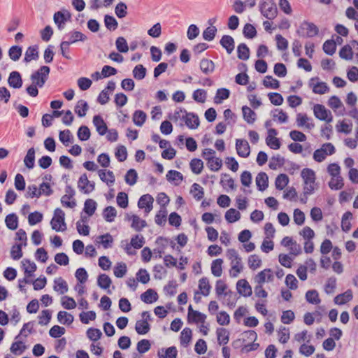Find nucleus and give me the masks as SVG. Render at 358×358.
Returning a JSON list of instances; mask_svg holds the SVG:
<instances>
[{
  "mask_svg": "<svg viewBox=\"0 0 358 358\" xmlns=\"http://www.w3.org/2000/svg\"><path fill=\"white\" fill-rule=\"evenodd\" d=\"M238 292L244 296H250L252 294V287L245 279L239 280L236 283Z\"/></svg>",
  "mask_w": 358,
  "mask_h": 358,
  "instance_id": "obj_20",
  "label": "nucleus"
},
{
  "mask_svg": "<svg viewBox=\"0 0 358 358\" xmlns=\"http://www.w3.org/2000/svg\"><path fill=\"white\" fill-rule=\"evenodd\" d=\"M297 127H305L308 130H311L315 127L313 120L308 117L306 114L298 113L296 119Z\"/></svg>",
  "mask_w": 358,
  "mask_h": 358,
  "instance_id": "obj_15",
  "label": "nucleus"
},
{
  "mask_svg": "<svg viewBox=\"0 0 358 358\" xmlns=\"http://www.w3.org/2000/svg\"><path fill=\"white\" fill-rule=\"evenodd\" d=\"M53 289L60 294L68 292L69 287L66 282L62 278H57L54 280Z\"/></svg>",
  "mask_w": 358,
  "mask_h": 358,
  "instance_id": "obj_30",
  "label": "nucleus"
},
{
  "mask_svg": "<svg viewBox=\"0 0 358 358\" xmlns=\"http://www.w3.org/2000/svg\"><path fill=\"white\" fill-rule=\"evenodd\" d=\"M22 264L24 271L25 276L22 279L18 280V287L21 291L25 292L24 286L22 284L31 282V280H29V278L34 275V273L36 270L37 267L34 262H31L29 259H23L22 261Z\"/></svg>",
  "mask_w": 358,
  "mask_h": 358,
  "instance_id": "obj_2",
  "label": "nucleus"
},
{
  "mask_svg": "<svg viewBox=\"0 0 358 358\" xmlns=\"http://www.w3.org/2000/svg\"><path fill=\"white\" fill-rule=\"evenodd\" d=\"M184 121L185 124L192 129L197 128L199 125L198 116L192 113H188Z\"/></svg>",
  "mask_w": 358,
  "mask_h": 358,
  "instance_id": "obj_34",
  "label": "nucleus"
},
{
  "mask_svg": "<svg viewBox=\"0 0 358 358\" xmlns=\"http://www.w3.org/2000/svg\"><path fill=\"white\" fill-rule=\"evenodd\" d=\"M6 227L10 230H15L18 227V217L15 213L8 214L5 218Z\"/></svg>",
  "mask_w": 358,
  "mask_h": 358,
  "instance_id": "obj_40",
  "label": "nucleus"
},
{
  "mask_svg": "<svg viewBox=\"0 0 358 358\" xmlns=\"http://www.w3.org/2000/svg\"><path fill=\"white\" fill-rule=\"evenodd\" d=\"M126 217L128 221L131 222V227L136 231H141L147 226L145 220H141L138 215L127 214Z\"/></svg>",
  "mask_w": 358,
  "mask_h": 358,
  "instance_id": "obj_16",
  "label": "nucleus"
},
{
  "mask_svg": "<svg viewBox=\"0 0 358 358\" xmlns=\"http://www.w3.org/2000/svg\"><path fill=\"white\" fill-rule=\"evenodd\" d=\"M112 283L110 278L105 274H100L97 278V285L103 289H108Z\"/></svg>",
  "mask_w": 358,
  "mask_h": 358,
  "instance_id": "obj_41",
  "label": "nucleus"
},
{
  "mask_svg": "<svg viewBox=\"0 0 358 358\" xmlns=\"http://www.w3.org/2000/svg\"><path fill=\"white\" fill-rule=\"evenodd\" d=\"M89 109V106L85 100H79L75 106V113L78 117H83L86 115L87 111Z\"/></svg>",
  "mask_w": 358,
  "mask_h": 358,
  "instance_id": "obj_35",
  "label": "nucleus"
},
{
  "mask_svg": "<svg viewBox=\"0 0 358 358\" xmlns=\"http://www.w3.org/2000/svg\"><path fill=\"white\" fill-rule=\"evenodd\" d=\"M64 38H66V40L64 41L69 45L78 41H85L87 39V36L78 31H72L66 34Z\"/></svg>",
  "mask_w": 358,
  "mask_h": 358,
  "instance_id": "obj_17",
  "label": "nucleus"
},
{
  "mask_svg": "<svg viewBox=\"0 0 358 358\" xmlns=\"http://www.w3.org/2000/svg\"><path fill=\"white\" fill-rule=\"evenodd\" d=\"M238 57L242 60H247L250 57V50L246 44L241 43L237 48Z\"/></svg>",
  "mask_w": 358,
  "mask_h": 358,
  "instance_id": "obj_53",
  "label": "nucleus"
},
{
  "mask_svg": "<svg viewBox=\"0 0 358 358\" xmlns=\"http://www.w3.org/2000/svg\"><path fill=\"white\" fill-rule=\"evenodd\" d=\"M50 225L52 229L56 231H64L66 229L65 213L62 209L58 208L55 210Z\"/></svg>",
  "mask_w": 358,
  "mask_h": 358,
  "instance_id": "obj_5",
  "label": "nucleus"
},
{
  "mask_svg": "<svg viewBox=\"0 0 358 358\" xmlns=\"http://www.w3.org/2000/svg\"><path fill=\"white\" fill-rule=\"evenodd\" d=\"M256 185L259 191L265 190L268 185V178L266 173L261 172L256 176Z\"/></svg>",
  "mask_w": 358,
  "mask_h": 358,
  "instance_id": "obj_27",
  "label": "nucleus"
},
{
  "mask_svg": "<svg viewBox=\"0 0 358 358\" xmlns=\"http://www.w3.org/2000/svg\"><path fill=\"white\" fill-rule=\"evenodd\" d=\"M309 85L315 94H324L329 92V88L324 82H320L319 78H312L309 81Z\"/></svg>",
  "mask_w": 358,
  "mask_h": 358,
  "instance_id": "obj_11",
  "label": "nucleus"
},
{
  "mask_svg": "<svg viewBox=\"0 0 358 358\" xmlns=\"http://www.w3.org/2000/svg\"><path fill=\"white\" fill-rule=\"evenodd\" d=\"M353 298L352 292L351 289H348L344 293L338 294L334 299L336 304L341 306L350 301Z\"/></svg>",
  "mask_w": 358,
  "mask_h": 358,
  "instance_id": "obj_23",
  "label": "nucleus"
},
{
  "mask_svg": "<svg viewBox=\"0 0 358 358\" xmlns=\"http://www.w3.org/2000/svg\"><path fill=\"white\" fill-rule=\"evenodd\" d=\"M273 275L270 268H266L259 273L255 277V281L258 285H262L266 281H273Z\"/></svg>",
  "mask_w": 358,
  "mask_h": 358,
  "instance_id": "obj_19",
  "label": "nucleus"
},
{
  "mask_svg": "<svg viewBox=\"0 0 358 358\" xmlns=\"http://www.w3.org/2000/svg\"><path fill=\"white\" fill-rule=\"evenodd\" d=\"M339 56L345 60H351L353 57V52L350 45H344L339 51Z\"/></svg>",
  "mask_w": 358,
  "mask_h": 358,
  "instance_id": "obj_58",
  "label": "nucleus"
},
{
  "mask_svg": "<svg viewBox=\"0 0 358 358\" xmlns=\"http://www.w3.org/2000/svg\"><path fill=\"white\" fill-rule=\"evenodd\" d=\"M59 141L65 145L68 146L73 140V136L70 130L66 129L59 132Z\"/></svg>",
  "mask_w": 358,
  "mask_h": 358,
  "instance_id": "obj_64",
  "label": "nucleus"
},
{
  "mask_svg": "<svg viewBox=\"0 0 358 358\" xmlns=\"http://www.w3.org/2000/svg\"><path fill=\"white\" fill-rule=\"evenodd\" d=\"M187 113H188L185 109L179 108H177L172 115H169V118L171 120L176 122L180 120H185Z\"/></svg>",
  "mask_w": 358,
  "mask_h": 358,
  "instance_id": "obj_62",
  "label": "nucleus"
},
{
  "mask_svg": "<svg viewBox=\"0 0 358 358\" xmlns=\"http://www.w3.org/2000/svg\"><path fill=\"white\" fill-rule=\"evenodd\" d=\"M8 83L10 87L14 89H20L22 87L23 82L22 76L18 71H12L10 73Z\"/></svg>",
  "mask_w": 358,
  "mask_h": 358,
  "instance_id": "obj_18",
  "label": "nucleus"
},
{
  "mask_svg": "<svg viewBox=\"0 0 358 358\" xmlns=\"http://www.w3.org/2000/svg\"><path fill=\"white\" fill-rule=\"evenodd\" d=\"M322 48L326 54L332 55L336 50V42L334 40H327L324 43Z\"/></svg>",
  "mask_w": 358,
  "mask_h": 358,
  "instance_id": "obj_60",
  "label": "nucleus"
},
{
  "mask_svg": "<svg viewBox=\"0 0 358 358\" xmlns=\"http://www.w3.org/2000/svg\"><path fill=\"white\" fill-rule=\"evenodd\" d=\"M71 13L67 10H62L54 14L53 20L58 29L62 30L64 28L66 22L71 19Z\"/></svg>",
  "mask_w": 358,
  "mask_h": 358,
  "instance_id": "obj_9",
  "label": "nucleus"
},
{
  "mask_svg": "<svg viewBox=\"0 0 358 358\" xmlns=\"http://www.w3.org/2000/svg\"><path fill=\"white\" fill-rule=\"evenodd\" d=\"M222 259H216L211 263V273L215 277H220L222 274Z\"/></svg>",
  "mask_w": 358,
  "mask_h": 358,
  "instance_id": "obj_38",
  "label": "nucleus"
},
{
  "mask_svg": "<svg viewBox=\"0 0 358 358\" xmlns=\"http://www.w3.org/2000/svg\"><path fill=\"white\" fill-rule=\"evenodd\" d=\"M50 71V67L42 66L37 71L31 73L30 79L33 83L38 85V87H43L48 78Z\"/></svg>",
  "mask_w": 358,
  "mask_h": 358,
  "instance_id": "obj_3",
  "label": "nucleus"
},
{
  "mask_svg": "<svg viewBox=\"0 0 358 358\" xmlns=\"http://www.w3.org/2000/svg\"><path fill=\"white\" fill-rule=\"evenodd\" d=\"M193 99L198 103H204L207 98V92L203 89H198L192 94Z\"/></svg>",
  "mask_w": 358,
  "mask_h": 358,
  "instance_id": "obj_59",
  "label": "nucleus"
},
{
  "mask_svg": "<svg viewBox=\"0 0 358 358\" xmlns=\"http://www.w3.org/2000/svg\"><path fill=\"white\" fill-rule=\"evenodd\" d=\"M352 219V214L350 212L348 211L343 214L341 220V228L342 230L344 231L345 232H348L350 231L351 228L350 220Z\"/></svg>",
  "mask_w": 358,
  "mask_h": 358,
  "instance_id": "obj_48",
  "label": "nucleus"
},
{
  "mask_svg": "<svg viewBox=\"0 0 358 358\" xmlns=\"http://www.w3.org/2000/svg\"><path fill=\"white\" fill-rule=\"evenodd\" d=\"M301 176L303 180V183H315V173L310 169H303L301 171Z\"/></svg>",
  "mask_w": 358,
  "mask_h": 358,
  "instance_id": "obj_36",
  "label": "nucleus"
},
{
  "mask_svg": "<svg viewBox=\"0 0 358 358\" xmlns=\"http://www.w3.org/2000/svg\"><path fill=\"white\" fill-rule=\"evenodd\" d=\"M319 29L313 22L303 21L296 30V34L303 38H312L317 35Z\"/></svg>",
  "mask_w": 358,
  "mask_h": 358,
  "instance_id": "obj_4",
  "label": "nucleus"
},
{
  "mask_svg": "<svg viewBox=\"0 0 358 358\" xmlns=\"http://www.w3.org/2000/svg\"><path fill=\"white\" fill-rule=\"evenodd\" d=\"M227 286L225 282L222 280H218L215 285V292L216 294L220 296L224 295V296H232L233 292L231 291H227Z\"/></svg>",
  "mask_w": 358,
  "mask_h": 358,
  "instance_id": "obj_26",
  "label": "nucleus"
},
{
  "mask_svg": "<svg viewBox=\"0 0 358 358\" xmlns=\"http://www.w3.org/2000/svg\"><path fill=\"white\" fill-rule=\"evenodd\" d=\"M96 209V203L91 199H88L85 201L83 210L89 215L92 216Z\"/></svg>",
  "mask_w": 358,
  "mask_h": 358,
  "instance_id": "obj_56",
  "label": "nucleus"
},
{
  "mask_svg": "<svg viewBox=\"0 0 358 358\" xmlns=\"http://www.w3.org/2000/svg\"><path fill=\"white\" fill-rule=\"evenodd\" d=\"M201 71L205 75H209L214 71L215 64L212 60L208 59H202L199 64Z\"/></svg>",
  "mask_w": 358,
  "mask_h": 358,
  "instance_id": "obj_29",
  "label": "nucleus"
},
{
  "mask_svg": "<svg viewBox=\"0 0 358 358\" xmlns=\"http://www.w3.org/2000/svg\"><path fill=\"white\" fill-rule=\"evenodd\" d=\"M24 163L26 167L29 169L34 168L35 163V150L34 148H31L28 150L24 159Z\"/></svg>",
  "mask_w": 358,
  "mask_h": 358,
  "instance_id": "obj_39",
  "label": "nucleus"
},
{
  "mask_svg": "<svg viewBox=\"0 0 358 358\" xmlns=\"http://www.w3.org/2000/svg\"><path fill=\"white\" fill-rule=\"evenodd\" d=\"M39 57L38 45L27 48L24 53V62L29 63L32 60H37Z\"/></svg>",
  "mask_w": 358,
  "mask_h": 358,
  "instance_id": "obj_21",
  "label": "nucleus"
},
{
  "mask_svg": "<svg viewBox=\"0 0 358 358\" xmlns=\"http://www.w3.org/2000/svg\"><path fill=\"white\" fill-rule=\"evenodd\" d=\"M226 255L230 260L231 269L229 271V275L232 278H236L239 273L243 271V266L242 263V259L238 254L235 249H228Z\"/></svg>",
  "mask_w": 358,
  "mask_h": 358,
  "instance_id": "obj_1",
  "label": "nucleus"
},
{
  "mask_svg": "<svg viewBox=\"0 0 358 358\" xmlns=\"http://www.w3.org/2000/svg\"><path fill=\"white\" fill-rule=\"evenodd\" d=\"M344 182L343 178L341 176L331 177L329 182V187L334 190H338L343 187Z\"/></svg>",
  "mask_w": 358,
  "mask_h": 358,
  "instance_id": "obj_47",
  "label": "nucleus"
},
{
  "mask_svg": "<svg viewBox=\"0 0 358 358\" xmlns=\"http://www.w3.org/2000/svg\"><path fill=\"white\" fill-rule=\"evenodd\" d=\"M314 115L320 120L331 122L333 116L330 110H327L323 105L315 104L313 107Z\"/></svg>",
  "mask_w": 358,
  "mask_h": 358,
  "instance_id": "obj_7",
  "label": "nucleus"
},
{
  "mask_svg": "<svg viewBox=\"0 0 358 358\" xmlns=\"http://www.w3.org/2000/svg\"><path fill=\"white\" fill-rule=\"evenodd\" d=\"M225 219L228 222L234 223L241 219V213L234 208H230L225 213Z\"/></svg>",
  "mask_w": 358,
  "mask_h": 358,
  "instance_id": "obj_51",
  "label": "nucleus"
},
{
  "mask_svg": "<svg viewBox=\"0 0 358 358\" xmlns=\"http://www.w3.org/2000/svg\"><path fill=\"white\" fill-rule=\"evenodd\" d=\"M141 299L145 303H152L157 301L158 294L152 289H148L141 295Z\"/></svg>",
  "mask_w": 358,
  "mask_h": 358,
  "instance_id": "obj_28",
  "label": "nucleus"
},
{
  "mask_svg": "<svg viewBox=\"0 0 358 358\" xmlns=\"http://www.w3.org/2000/svg\"><path fill=\"white\" fill-rule=\"evenodd\" d=\"M243 117L244 120L248 124H253L257 117L256 113L248 106H244L242 107Z\"/></svg>",
  "mask_w": 358,
  "mask_h": 358,
  "instance_id": "obj_33",
  "label": "nucleus"
},
{
  "mask_svg": "<svg viewBox=\"0 0 358 358\" xmlns=\"http://www.w3.org/2000/svg\"><path fill=\"white\" fill-rule=\"evenodd\" d=\"M22 49L21 47H20L18 45H13L10 48V49L8 50V55L13 61L15 62V61H17L20 58V57L22 55Z\"/></svg>",
  "mask_w": 358,
  "mask_h": 358,
  "instance_id": "obj_61",
  "label": "nucleus"
},
{
  "mask_svg": "<svg viewBox=\"0 0 358 358\" xmlns=\"http://www.w3.org/2000/svg\"><path fill=\"white\" fill-rule=\"evenodd\" d=\"M306 299L308 303L315 305H317L321 302L318 292L315 289L308 290L306 293Z\"/></svg>",
  "mask_w": 358,
  "mask_h": 358,
  "instance_id": "obj_52",
  "label": "nucleus"
},
{
  "mask_svg": "<svg viewBox=\"0 0 358 358\" xmlns=\"http://www.w3.org/2000/svg\"><path fill=\"white\" fill-rule=\"evenodd\" d=\"M192 171L195 174H199L203 170V163L200 159L194 158L189 163Z\"/></svg>",
  "mask_w": 358,
  "mask_h": 358,
  "instance_id": "obj_54",
  "label": "nucleus"
},
{
  "mask_svg": "<svg viewBox=\"0 0 358 358\" xmlns=\"http://www.w3.org/2000/svg\"><path fill=\"white\" fill-rule=\"evenodd\" d=\"M147 118V115L141 110H137L133 114V122L138 127H142Z\"/></svg>",
  "mask_w": 358,
  "mask_h": 358,
  "instance_id": "obj_37",
  "label": "nucleus"
},
{
  "mask_svg": "<svg viewBox=\"0 0 358 358\" xmlns=\"http://www.w3.org/2000/svg\"><path fill=\"white\" fill-rule=\"evenodd\" d=\"M335 152L336 149L334 145L331 143H326L313 152V157L317 162H322L326 159L327 156L332 155Z\"/></svg>",
  "mask_w": 358,
  "mask_h": 358,
  "instance_id": "obj_6",
  "label": "nucleus"
},
{
  "mask_svg": "<svg viewBox=\"0 0 358 358\" xmlns=\"http://www.w3.org/2000/svg\"><path fill=\"white\" fill-rule=\"evenodd\" d=\"M103 216L106 222H112L117 216V210L113 206H108L103 210Z\"/></svg>",
  "mask_w": 358,
  "mask_h": 358,
  "instance_id": "obj_49",
  "label": "nucleus"
},
{
  "mask_svg": "<svg viewBox=\"0 0 358 358\" xmlns=\"http://www.w3.org/2000/svg\"><path fill=\"white\" fill-rule=\"evenodd\" d=\"M132 73L135 79L143 80L146 76V69L142 64H138L133 69Z\"/></svg>",
  "mask_w": 358,
  "mask_h": 358,
  "instance_id": "obj_55",
  "label": "nucleus"
},
{
  "mask_svg": "<svg viewBox=\"0 0 358 358\" xmlns=\"http://www.w3.org/2000/svg\"><path fill=\"white\" fill-rule=\"evenodd\" d=\"M217 343L219 345H226L229 341V332L225 328H217L216 330Z\"/></svg>",
  "mask_w": 358,
  "mask_h": 358,
  "instance_id": "obj_31",
  "label": "nucleus"
},
{
  "mask_svg": "<svg viewBox=\"0 0 358 358\" xmlns=\"http://www.w3.org/2000/svg\"><path fill=\"white\" fill-rule=\"evenodd\" d=\"M96 242L103 245L105 249L111 248L113 238L110 234H106L96 238Z\"/></svg>",
  "mask_w": 358,
  "mask_h": 358,
  "instance_id": "obj_43",
  "label": "nucleus"
},
{
  "mask_svg": "<svg viewBox=\"0 0 358 358\" xmlns=\"http://www.w3.org/2000/svg\"><path fill=\"white\" fill-rule=\"evenodd\" d=\"M153 197L147 194L141 196L138 202V206L139 208H143L145 210V215H148L153 208Z\"/></svg>",
  "mask_w": 358,
  "mask_h": 358,
  "instance_id": "obj_14",
  "label": "nucleus"
},
{
  "mask_svg": "<svg viewBox=\"0 0 358 358\" xmlns=\"http://www.w3.org/2000/svg\"><path fill=\"white\" fill-rule=\"evenodd\" d=\"M190 193L197 201H200L204 196L203 188L198 183H194L192 185Z\"/></svg>",
  "mask_w": 358,
  "mask_h": 358,
  "instance_id": "obj_44",
  "label": "nucleus"
},
{
  "mask_svg": "<svg viewBox=\"0 0 358 358\" xmlns=\"http://www.w3.org/2000/svg\"><path fill=\"white\" fill-rule=\"evenodd\" d=\"M208 168L213 171H219L222 166V161L219 157H213L207 162Z\"/></svg>",
  "mask_w": 358,
  "mask_h": 358,
  "instance_id": "obj_63",
  "label": "nucleus"
},
{
  "mask_svg": "<svg viewBox=\"0 0 358 358\" xmlns=\"http://www.w3.org/2000/svg\"><path fill=\"white\" fill-rule=\"evenodd\" d=\"M199 288L201 294L206 296L210 294L211 287L207 278L203 277L199 280Z\"/></svg>",
  "mask_w": 358,
  "mask_h": 358,
  "instance_id": "obj_46",
  "label": "nucleus"
},
{
  "mask_svg": "<svg viewBox=\"0 0 358 358\" xmlns=\"http://www.w3.org/2000/svg\"><path fill=\"white\" fill-rule=\"evenodd\" d=\"M93 124L97 132L101 136L105 135L108 131V127L103 118L100 115H95L93 117Z\"/></svg>",
  "mask_w": 358,
  "mask_h": 358,
  "instance_id": "obj_22",
  "label": "nucleus"
},
{
  "mask_svg": "<svg viewBox=\"0 0 358 358\" xmlns=\"http://www.w3.org/2000/svg\"><path fill=\"white\" fill-rule=\"evenodd\" d=\"M73 316L66 311H59L57 314V320L59 323L69 325L73 322Z\"/></svg>",
  "mask_w": 358,
  "mask_h": 358,
  "instance_id": "obj_45",
  "label": "nucleus"
},
{
  "mask_svg": "<svg viewBox=\"0 0 358 358\" xmlns=\"http://www.w3.org/2000/svg\"><path fill=\"white\" fill-rule=\"evenodd\" d=\"M78 189L85 194H89L94 189V183L90 182L85 173L83 174L78 182Z\"/></svg>",
  "mask_w": 358,
  "mask_h": 358,
  "instance_id": "obj_12",
  "label": "nucleus"
},
{
  "mask_svg": "<svg viewBox=\"0 0 358 358\" xmlns=\"http://www.w3.org/2000/svg\"><path fill=\"white\" fill-rule=\"evenodd\" d=\"M135 330L140 335H144L150 330V325L146 320H137L135 324Z\"/></svg>",
  "mask_w": 358,
  "mask_h": 358,
  "instance_id": "obj_32",
  "label": "nucleus"
},
{
  "mask_svg": "<svg viewBox=\"0 0 358 358\" xmlns=\"http://www.w3.org/2000/svg\"><path fill=\"white\" fill-rule=\"evenodd\" d=\"M10 350L14 355H20L24 352L26 346L22 341H17L12 343Z\"/></svg>",
  "mask_w": 358,
  "mask_h": 358,
  "instance_id": "obj_57",
  "label": "nucleus"
},
{
  "mask_svg": "<svg viewBox=\"0 0 358 358\" xmlns=\"http://www.w3.org/2000/svg\"><path fill=\"white\" fill-rule=\"evenodd\" d=\"M206 315L198 310L192 308L191 305L188 307L187 321L189 323L204 324L206 320Z\"/></svg>",
  "mask_w": 358,
  "mask_h": 358,
  "instance_id": "obj_10",
  "label": "nucleus"
},
{
  "mask_svg": "<svg viewBox=\"0 0 358 358\" xmlns=\"http://www.w3.org/2000/svg\"><path fill=\"white\" fill-rule=\"evenodd\" d=\"M100 179L106 182L108 186L113 185L115 182V176L111 171L100 169L98 171Z\"/></svg>",
  "mask_w": 358,
  "mask_h": 358,
  "instance_id": "obj_25",
  "label": "nucleus"
},
{
  "mask_svg": "<svg viewBox=\"0 0 358 358\" xmlns=\"http://www.w3.org/2000/svg\"><path fill=\"white\" fill-rule=\"evenodd\" d=\"M236 150L237 154L243 158L248 157L250 153V147L248 142L245 139H236Z\"/></svg>",
  "mask_w": 358,
  "mask_h": 358,
  "instance_id": "obj_13",
  "label": "nucleus"
},
{
  "mask_svg": "<svg viewBox=\"0 0 358 358\" xmlns=\"http://www.w3.org/2000/svg\"><path fill=\"white\" fill-rule=\"evenodd\" d=\"M220 45L227 50L228 54H231L234 50V40L233 37L229 35H224L220 40Z\"/></svg>",
  "mask_w": 358,
  "mask_h": 358,
  "instance_id": "obj_24",
  "label": "nucleus"
},
{
  "mask_svg": "<svg viewBox=\"0 0 358 358\" xmlns=\"http://www.w3.org/2000/svg\"><path fill=\"white\" fill-rule=\"evenodd\" d=\"M261 13L267 19L271 20L277 15V8L272 1H264L260 5Z\"/></svg>",
  "mask_w": 358,
  "mask_h": 358,
  "instance_id": "obj_8",
  "label": "nucleus"
},
{
  "mask_svg": "<svg viewBox=\"0 0 358 358\" xmlns=\"http://www.w3.org/2000/svg\"><path fill=\"white\" fill-rule=\"evenodd\" d=\"M192 331L189 328H185L180 333V344L182 345H187L192 340Z\"/></svg>",
  "mask_w": 358,
  "mask_h": 358,
  "instance_id": "obj_50",
  "label": "nucleus"
},
{
  "mask_svg": "<svg viewBox=\"0 0 358 358\" xmlns=\"http://www.w3.org/2000/svg\"><path fill=\"white\" fill-rule=\"evenodd\" d=\"M230 94V92L228 89L226 88H220L218 89L216 92V94L214 97V102L217 104L221 103L223 100H225L229 98Z\"/></svg>",
  "mask_w": 358,
  "mask_h": 358,
  "instance_id": "obj_42",
  "label": "nucleus"
}]
</instances>
